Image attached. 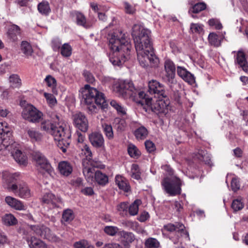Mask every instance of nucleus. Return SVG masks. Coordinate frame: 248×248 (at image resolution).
Instances as JSON below:
<instances>
[{"label":"nucleus","instance_id":"nucleus-1","mask_svg":"<svg viewBox=\"0 0 248 248\" xmlns=\"http://www.w3.org/2000/svg\"><path fill=\"white\" fill-rule=\"evenodd\" d=\"M151 32L140 24L132 27V36L135 43L138 60L143 67H156L159 63L155 55L150 38Z\"/></svg>","mask_w":248,"mask_h":248},{"label":"nucleus","instance_id":"nucleus-2","mask_svg":"<svg viewBox=\"0 0 248 248\" xmlns=\"http://www.w3.org/2000/svg\"><path fill=\"white\" fill-rule=\"evenodd\" d=\"M120 37L116 33L111 34L109 38V48L111 51L109 61L114 66H121L129 58L131 45L125 38L122 31Z\"/></svg>","mask_w":248,"mask_h":248},{"label":"nucleus","instance_id":"nucleus-3","mask_svg":"<svg viewBox=\"0 0 248 248\" xmlns=\"http://www.w3.org/2000/svg\"><path fill=\"white\" fill-rule=\"evenodd\" d=\"M56 118L57 122L49 134L53 137L55 140L58 141V146L63 153H65L70 145V135L68 132H66L63 124L60 121L59 116L56 115Z\"/></svg>","mask_w":248,"mask_h":248},{"label":"nucleus","instance_id":"nucleus-4","mask_svg":"<svg viewBox=\"0 0 248 248\" xmlns=\"http://www.w3.org/2000/svg\"><path fill=\"white\" fill-rule=\"evenodd\" d=\"M82 100L85 104H90L94 102L101 108H105L107 106L106 100L103 93H100L95 88L89 85H85L81 89Z\"/></svg>","mask_w":248,"mask_h":248},{"label":"nucleus","instance_id":"nucleus-5","mask_svg":"<svg viewBox=\"0 0 248 248\" xmlns=\"http://www.w3.org/2000/svg\"><path fill=\"white\" fill-rule=\"evenodd\" d=\"M32 160L35 161L38 171L43 175L52 176L54 174L53 168L45 156L38 151L32 152Z\"/></svg>","mask_w":248,"mask_h":248},{"label":"nucleus","instance_id":"nucleus-6","mask_svg":"<svg viewBox=\"0 0 248 248\" xmlns=\"http://www.w3.org/2000/svg\"><path fill=\"white\" fill-rule=\"evenodd\" d=\"M113 91L119 95L127 98L133 95L135 88L133 83L128 80H118L113 85Z\"/></svg>","mask_w":248,"mask_h":248},{"label":"nucleus","instance_id":"nucleus-7","mask_svg":"<svg viewBox=\"0 0 248 248\" xmlns=\"http://www.w3.org/2000/svg\"><path fill=\"white\" fill-rule=\"evenodd\" d=\"M16 144L13 143L12 133L8 126V124L0 119V150L4 148H9Z\"/></svg>","mask_w":248,"mask_h":248},{"label":"nucleus","instance_id":"nucleus-8","mask_svg":"<svg viewBox=\"0 0 248 248\" xmlns=\"http://www.w3.org/2000/svg\"><path fill=\"white\" fill-rule=\"evenodd\" d=\"M162 185L165 191L170 196H174L181 193L180 180L178 178L172 180L166 178L162 181Z\"/></svg>","mask_w":248,"mask_h":248},{"label":"nucleus","instance_id":"nucleus-9","mask_svg":"<svg viewBox=\"0 0 248 248\" xmlns=\"http://www.w3.org/2000/svg\"><path fill=\"white\" fill-rule=\"evenodd\" d=\"M20 175L18 172L4 174L3 177L4 187L13 192L17 191L18 186L15 182L19 179Z\"/></svg>","mask_w":248,"mask_h":248},{"label":"nucleus","instance_id":"nucleus-10","mask_svg":"<svg viewBox=\"0 0 248 248\" xmlns=\"http://www.w3.org/2000/svg\"><path fill=\"white\" fill-rule=\"evenodd\" d=\"M164 68L166 72V80L168 84L170 86L175 84L176 68L173 62L170 59L166 60L164 62Z\"/></svg>","mask_w":248,"mask_h":248},{"label":"nucleus","instance_id":"nucleus-11","mask_svg":"<svg viewBox=\"0 0 248 248\" xmlns=\"http://www.w3.org/2000/svg\"><path fill=\"white\" fill-rule=\"evenodd\" d=\"M42 202L46 204L50 209L59 208L62 204V201L60 198L57 197L51 192H46L42 197Z\"/></svg>","mask_w":248,"mask_h":248},{"label":"nucleus","instance_id":"nucleus-12","mask_svg":"<svg viewBox=\"0 0 248 248\" xmlns=\"http://www.w3.org/2000/svg\"><path fill=\"white\" fill-rule=\"evenodd\" d=\"M148 91L151 94L158 97H165L166 94L164 85L156 80H152L148 83Z\"/></svg>","mask_w":248,"mask_h":248},{"label":"nucleus","instance_id":"nucleus-13","mask_svg":"<svg viewBox=\"0 0 248 248\" xmlns=\"http://www.w3.org/2000/svg\"><path fill=\"white\" fill-rule=\"evenodd\" d=\"M13 143H15L16 144L15 146H12L9 149L4 148L3 150H7L11 152V154L15 160L20 165H23L25 166L28 164L27 157L26 155L22 153V152L17 148L18 144L13 140Z\"/></svg>","mask_w":248,"mask_h":248},{"label":"nucleus","instance_id":"nucleus-14","mask_svg":"<svg viewBox=\"0 0 248 248\" xmlns=\"http://www.w3.org/2000/svg\"><path fill=\"white\" fill-rule=\"evenodd\" d=\"M74 125L82 132H86L88 129V122L85 116L80 112H78L72 116Z\"/></svg>","mask_w":248,"mask_h":248},{"label":"nucleus","instance_id":"nucleus-15","mask_svg":"<svg viewBox=\"0 0 248 248\" xmlns=\"http://www.w3.org/2000/svg\"><path fill=\"white\" fill-rule=\"evenodd\" d=\"M32 231L41 238L49 241H56L57 237L51 233L50 229L45 226H32Z\"/></svg>","mask_w":248,"mask_h":248},{"label":"nucleus","instance_id":"nucleus-16","mask_svg":"<svg viewBox=\"0 0 248 248\" xmlns=\"http://www.w3.org/2000/svg\"><path fill=\"white\" fill-rule=\"evenodd\" d=\"M88 162V161L86 160H83L82 161L83 173L87 181L91 182L94 180L96 171L93 162Z\"/></svg>","mask_w":248,"mask_h":248},{"label":"nucleus","instance_id":"nucleus-17","mask_svg":"<svg viewBox=\"0 0 248 248\" xmlns=\"http://www.w3.org/2000/svg\"><path fill=\"white\" fill-rule=\"evenodd\" d=\"M88 138L91 144L95 148H103L105 146V140L102 134L94 132L90 134Z\"/></svg>","mask_w":248,"mask_h":248},{"label":"nucleus","instance_id":"nucleus-18","mask_svg":"<svg viewBox=\"0 0 248 248\" xmlns=\"http://www.w3.org/2000/svg\"><path fill=\"white\" fill-rule=\"evenodd\" d=\"M118 235L122 244L125 248H129V244L135 239V235L131 232L122 231L119 232Z\"/></svg>","mask_w":248,"mask_h":248},{"label":"nucleus","instance_id":"nucleus-19","mask_svg":"<svg viewBox=\"0 0 248 248\" xmlns=\"http://www.w3.org/2000/svg\"><path fill=\"white\" fill-rule=\"evenodd\" d=\"M177 73L179 77L188 83L192 84L195 82L194 76L185 67L178 66L177 67Z\"/></svg>","mask_w":248,"mask_h":248},{"label":"nucleus","instance_id":"nucleus-20","mask_svg":"<svg viewBox=\"0 0 248 248\" xmlns=\"http://www.w3.org/2000/svg\"><path fill=\"white\" fill-rule=\"evenodd\" d=\"M185 226L182 223H176L175 225L169 223L163 226V230L168 232L176 231L178 232L183 233L186 237H188L189 235L188 232L185 230Z\"/></svg>","mask_w":248,"mask_h":248},{"label":"nucleus","instance_id":"nucleus-21","mask_svg":"<svg viewBox=\"0 0 248 248\" xmlns=\"http://www.w3.org/2000/svg\"><path fill=\"white\" fill-rule=\"evenodd\" d=\"M20 106L23 110L21 116L23 119L29 122H31V105L28 103L25 100L21 99L20 101Z\"/></svg>","mask_w":248,"mask_h":248},{"label":"nucleus","instance_id":"nucleus-22","mask_svg":"<svg viewBox=\"0 0 248 248\" xmlns=\"http://www.w3.org/2000/svg\"><path fill=\"white\" fill-rule=\"evenodd\" d=\"M115 181L119 189L124 192H128L130 190V186L125 177L120 175H117L115 178Z\"/></svg>","mask_w":248,"mask_h":248},{"label":"nucleus","instance_id":"nucleus-23","mask_svg":"<svg viewBox=\"0 0 248 248\" xmlns=\"http://www.w3.org/2000/svg\"><path fill=\"white\" fill-rule=\"evenodd\" d=\"M5 202L9 206L16 210H25V207L23 203L15 198L7 196L5 198Z\"/></svg>","mask_w":248,"mask_h":248},{"label":"nucleus","instance_id":"nucleus-24","mask_svg":"<svg viewBox=\"0 0 248 248\" xmlns=\"http://www.w3.org/2000/svg\"><path fill=\"white\" fill-rule=\"evenodd\" d=\"M75 16L78 25L82 26L86 29H89L92 27L93 24L90 22L87 21L85 16L81 13L75 12Z\"/></svg>","mask_w":248,"mask_h":248},{"label":"nucleus","instance_id":"nucleus-25","mask_svg":"<svg viewBox=\"0 0 248 248\" xmlns=\"http://www.w3.org/2000/svg\"><path fill=\"white\" fill-rule=\"evenodd\" d=\"M235 62H236L244 71H248L247 62L244 52L242 50L238 51Z\"/></svg>","mask_w":248,"mask_h":248},{"label":"nucleus","instance_id":"nucleus-26","mask_svg":"<svg viewBox=\"0 0 248 248\" xmlns=\"http://www.w3.org/2000/svg\"><path fill=\"white\" fill-rule=\"evenodd\" d=\"M58 169L61 174L67 176L73 171V168L70 163L67 161H61L59 163Z\"/></svg>","mask_w":248,"mask_h":248},{"label":"nucleus","instance_id":"nucleus-27","mask_svg":"<svg viewBox=\"0 0 248 248\" xmlns=\"http://www.w3.org/2000/svg\"><path fill=\"white\" fill-rule=\"evenodd\" d=\"M17 186L18 188L15 193L21 198H26L30 195V189L25 182H21Z\"/></svg>","mask_w":248,"mask_h":248},{"label":"nucleus","instance_id":"nucleus-28","mask_svg":"<svg viewBox=\"0 0 248 248\" xmlns=\"http://www.w3.org/2000/svg\"><path fill=\"white\" fill-rule=\"evenodd\" d=\"M8 35L10 39L13 42L17 41V35H20V28L15 24H12L8 31Z\"/></svg>","mask_w":248,"mask_h":248},{"label":"nucleus","instance_id":"nucleus-29","mask_svg":"<svg viewBox=\"0 0 248 248\" xmlns=\"http://www.w3.org/2000/svg\"><path fill=\"white\" fill-rule=\"evenodd\" d=\"M189 3L192 5V7L189 9V13L197 14L204 10L207 7L206 4L204 2H198L193 4V0H189Z\"/></svg>","mask_w":248,"mask_h":248},{"label":"nucleus","instance_id":"nucleus-30","mask_svg":"<svg viewBox=\"0 0 248 248\" xmlns=\"http://www.w3.org/2000/svg\"><path fill=\"white\" fill-rule=\"evenodd\" d=\"M57 120L56 117L53 118V121L42 120L41 121V129L46 132L50 133L51 129L54 127L55 124L57 123Z\"/></svg>","mask_w":248,"mask_h":248},{"label":"nucleus","instance_id":"nucleus-31","mask_svg":"<svg viewBox=\"0 0 248 248\" xmlns=\"http://www.w3.org/2000/svg\"><path fill=\"white\" fill-rule=\"evenodd\" d=\"M208 40L209 44L215 47L220 46L222 38L215 32L209 33Z\"/></svg>","mask_w":248,"mask_h":248},{"label":"nucleus","instance_id":"nucleus-32","mask_svg":"<svg viewBox=\"0 0 248 248\" xmlns=\"http://www.w3.org/2000/svg\"><path fill=\"white\" fill-rule=\"evenodd\" d=\"M45 82L46 83L47 86L50 88L52 92L55 94H57V80L56 79L51 75H47L44 79Z\"/></svg>","mask_w":248,"mask_h":248},{"label":"nucleus","instance_id":"nucleus-33","mask_svg":"<svg viewBox=\"0 0 248 248\" xmlns=\"http://www.w3.org/2000/svg\"><path fill=\"white\" fill-rule=\"evenodd\" d=\"M79 149L81 150L82 154L85 156V158L83 160H88V163L93 162L92 160L93 154L89 145L87 144L81 145Z\"/></svg>","mask_w":248,"mask_h":248},{"label":"nucleus","instance_id":"nucleus-34","mask_svg":"<svg viewBox=\"0 0 248 248\" xmlns=\"http://www.w3.org/2000/svg\"><path fill=\"white\" fill-rule=\"evenodd\" d=\"M94 180L98 184L101 186H105L108 183V177L100 170H97L95 173Z\"/></svg>","mask_w":248,"mask_h":248},{"label":"nucleus","instance_id":"nucleus-35","mask_svg":"<svg viewBox=\"0 0 248 248\" xmlns=\"http://www.w3.org/2000/svg\"><path fill=\"white\" fill-rule=\"evenodd\" d=\"M2 220L3 223L7 226H14L17 223V220L11 214L5 215L2 217Z\"/></svg>","mask_w":248,"mask_h":248},{"label":"nucleus","instance_id":"nucleus-36","mask_svg":"<svg viewBox=\"0 0 248 248\" xmlns=\"http://www.w3.org/2000/svg\"><path fill=\"white\" fill-rule=\"evenodd\" d=\"M43 113L32 105V123H39L43 118Z\"/></svg>","mask_w":248,"mask_h":248},{"label":"nucleus","instance_id":"nucleus-37","mask_svg":"<svg viewBox=\"0 0 248 248\" xmlns=\"http://www.w3.org/2000/svg\"><path fill=\"white\" fill-rule=\"evenodd\" d=\"M148 134L147 129L143 126L137 128L134 132V135L138 140L145 139Z\"/></svg>","mask_w":248,"mask_h":248},{"label":"nucleus","instance_id":"nucleus-38","mask_svg":"<svg viewBox=\"0 0 248 248\" xmlns=\"http://www.w3.org/2000/svg\"><path fill=\"white\" fill-rule=\"evenodd\" d=\"M37 8L39 13L44 15H48L51 11L49 4L46 1L39 3Z\"/></svg>","mask_w":248,"mask_h":248},{"label":"nucleus","instance_id":"nucleus-39","mask_svg":"<svg viewBox=\"0 0 248 248\" xmlns=\"http://www.w3.org/2000/svg\"><path fill=\"white\" fill-rule=\"evenodd\" d=\"M74 218L72 210L67 209L63 211L62 218V222L69 223Z\"/></svg>","mask_w":248,"mask_h":248},{"label":"nucleus","instance_id":"nucleus-40","mask_svg":"<svg viewBox=\"0 0 248 248\" xmlns=\"http://www.w3.org/2000/svg\"><path fill=\"white\" fill-rule=\"evenodd\" d=\"M139 97L140 99L138 102L141 105H146L147 106H152V99L147 97L144 92H139L138 93Z\"/></svg>","mask_w":248,"mask_h":248},{"label":"nucleus","instance_id":"nucleus-41","mask_svg":"<svg viewBox=\"0 0 248 248\" xmlns=\"http://www.w3.org/2000/svg\"><path fill=\"white\" fill-rule=\"evenodd\" d=\"M141 203L140 200H136L130 206L128 205V212L131 216L136 215L139 211V205Z\"/></svg>","mask_w":248,"mask_h":248},{"label":"nucleus","instance_id":"nucleus-42","mask_svg":"<svg viewBox=\"0 0 248 248\" xmlns=\"http://www.w3.org/2000/svg\"><path fill=\"white\" fill-rule=\"evenodd\" d=\"M72 47L68 43H64L61 47V54L64 57H69L72 54Z\"/></svg>","mask_w":248,"mask_h":248},{"label":"nucleus","instance_id":"nucleus-43","mask_svg":"<svg viewBox=\"0 0 248 248\" xmlns=\"http://www.w3.org/2000/svg\"><path fill=\"white\" fill-rule=\"evenodd\" d=\"M110 105L117 110L119 114L122 115L126 114V108L124 106L120 104L119 103H118L115 100H112L110 102Z\"/></svg>","mask_w":248,"mask_h":248},{"label":"nucleus","instance_id":"nucleus-44","mask_svg":"<svg viewBox=\"0 0 248 248\" xmlns=\"http://www.w3.org/2000/svg\"><path fill=\"white\" fill-rule=\"evenodd\" d=\"M102 128L106 137L109 140H112L114 137V134L111 125L105 124L102 125Z\"/></svg>","mask_w":248,"mask_h":248},{"label":"nucleus","instance_id":"nucleus-45","mask_svg":"<svg viewBox=\"0 0 248 248\" xmlns=\"http://www.w3.org/2000/svg\"><path fill=\"white\" fill-rule=\"evenodd\" d=\"M145 246L147 248H158L160 243L156 239L150 237L146 240Z\"/></svg>","mask_w":248,"mask_h":248},{"label":"nucleus","instance_id":"nucleus-46","mask_svg":"<svg viewBox=\"0 0 248 248\" xmlns=\"http://www.w3.org/2000/svg\"><path fill=\"white\" fill-rule=\"evenodd\" d=\"M9 81L10 87L15 88H19L21 84V80L17 75H12L9 77Z\"/></svg>","mask_w":248,"mask_h":248},{"label":"nucleus","instance_id":"nucleus-47","mask_svg":"<svg viewBox=\"0 0 248 248\" xmlns=\"http://www.w3.org/2000/svg\"><path fill=\"white\" fill-rule=\"evenodd\" d=\"M104 232L108 235L114 236L119 233V228L116 226H106L104 228Z\"/></svg>","mask_w":248,"mask_h":248},{"label":"nucleus","instance_id":"nucleus-48","mask_svg":"<svg viewBox=\"0 0 248 248\" xmlns=\"http://www.w3.org/2000/svg\"><path fill=\"white\" fill-rule=\"evenodd\" d=\"M128 208V203L123 202L117 205V210L120 215L122 216H125L127 215V209Z\"/></svg>","mask_w":248,"mask_h":248},{"label":"nucleus","instance_id":"nucleus-49","mask_svg":"<svg viewBox=\"0 0 248 248\" xmlns=\"http://www.w3.org/2000/svg\"><path fill=\"white\" fill-rule=\"evenodd\" d=\"M44 95L50 107H54L56 105L57 101L55 97L53 94L45 93Z\"/></svg>","mask_w":248,"mask_h":248},{"label":"nucleus","instance_id":"nucleus-50","mask_svg":"<svg viewBox=\"0 0 248 248\" xmlns=\"http://www.w3.org/2000/svg\"><path fill=\"white\" fill-rule=\"evenodd\" d=\"M21 50L26 56L31 55V46L28 42L23 41L21 42Z\"/></svg>","mask_w":248,"mask_h":248},{"label":"nucleus","instance_id":"nucleus-51","mask_svg":"<svg viewBox=\"0 0 248 248\" xmlns=\"http://www.w3.org/2000/svg\"><path fill=\"white\" fill-rule=\"evenodd\" d=\"M244 204L241 199H235L232 203V208L234 212H237L243 208Z\"/></svg>","mask_w":248,"mask_h":248},{"label":"nucleus","instance_id":"nucleus-52","mask_svg":"<svg viewBox=\"0 0 248 248\" xmlns=\"http://www.w3.org/2000/svg\"><path fill=\"white\" fill-rule=\"evenodd\" d=\"M131 177L136 180L140 179V173L139 166L136 164L132 165L131 168Z\"/></svg>","mask_w":248,"mask_h":248},{"label":"nucleus","instance_id":"nucleus-53","mask_svg":"<svg viewBox=\"0 0 248 248\" xmlns=\"http://www.w3.org/2000/svg\"><path fill=\"white\" fill-rule=\"evenodd\" d=\"M209 26L216 30H220L223 28L222 25L219 19L211 18L208 21Z\"/></svg>","mask_w":248,"mask_h":248},{"label":"nucleus","instance_id":"nucleus-54","mask_svg":"<svg viewBox=\"0 0 248 248\" xmlns=\"http://www.w3.org/2000/svg\"><path fill=\"white\" fill-rule=\"evenodd\" d=\"M190 30L193 33L200 34L203 31V26L198 23H191Z\"/></svg>","mask_w":248,"mask_h":248},{"label":"nucleus","instance_id":"nucleus-55","mask_svg":"<svg viewBox=\"0 0 248 248\" xmlns=\"http://www.w3.org/2000/svg\"><path fill=\"white\" fill-rule=\"evenodd\" d=\"M128 153L132 157L138 156L140 155V152L137 148L134 145H130L128 148Z\"/></svg>","mask_w":248,"mask_h":248},{"label":"nucleus","instance_id":"nucleus-56","mask_svg":"<svg viewBox=\"0 0 248 248\" xmlns=\"http://www.w3.org/2000/svg\"><path fill=\"white\" fill-rule=\"evenodd\" d=\"M87 105V108L89 112L91 114L96 113L99 110V106L96 105L95 102L90 104H85Z\"/></svg>","mask_w":248,"mask_h":248},{"label":"nucleus","instance_id":"nucleus-57","mask_svg":"<svg viewBox=\"0 0 248 248\" xmlns=\"http://www.w3.org/2000/svg\"><path fill=\"white\" fill-rule=\"evenodd\" d=\"M83 75L85 80L90 83H93L95 81V78L93 74L89 71L85 70L83 71Z\"/></svg>","mask_w":248,"mask_h":248},{"label":"nucleus","instance_id":"nucleus-58","mask_svg":"<svg viewBox=\"0 0 248 248\" xmlns=\"http://www.w3.org/2000/svg\"><path fill=\"white\" fill-rule=\"evenodd\" d=\"M124 6L126 13L128 14H133L136 11L135 8L127 2L124 3Z\"/></svg>","mask_w":248,"mask_h":248},{"label":"nucleus","instance_id":"nucleus-59","mask_svg":"<svg viewBox=\"0 0 248 248\" xmlns=\"http://www.w3.org/2000/svg\"><path fill=\"white\" fill-rule=\"evenodd\" d=\"M46 244L40 240H32V248H46Z\"/></svg>","mask_w":248,"mask_h":248},{"label":"nucleus","instance_id":"nucleus-60","mask_svg":"<svg viewBox=\"0 0 248 248\" xmlns=\"http://www.w3.org/2000/svg\"><path fill=\"white\" fill-rule=\"evenodd\" d=\"M197 158L202 161L207 163L208 161L209 156L207 155L206 152L203 151H201L198 153Z\"/></svg>","mask_w":248,"mask_h":248},{"label":"nucleus","instance_id":"nucleus-61","mask_svg":"<svg viewBox=\"0 0 248 248\" xmlns=\"http://www.w3.org/2000/svg\"><path fill=\"white\" fill-rule=\"evenodd\" d=\"M145 146L147 151L149 153L154 152L155 150V145L150 140L146 141L145 142Z\"/></svg>","mask_w":248,"mask_h":248},{"label":"nucleus","instance_id":"nucleus-62","mask_svg":"<svg viewBox=\"0 0 248 248\" xmlns=\"http://www.w3.org/2000/svg\"><path fill=\"white\" fill-rule=\"evenodd\" d=\"M87 241L85 239L77 241L74 243L73 247L74 248H85Z\"/></svg>","mask_w":248,"mask_h":248},{"label":"nucleus","instance_id":"nucleus-63","mask_svg":"<svg viewBox=\"0 0 248 248\" xmlns=\"http://www.w3.org/2000/svg\"><path fill=\"white\" fill-rule=\"evenodd\" d=\"M77 145L79 148L81 145L86 144L84 142L85 136L82 134L81 133L77 132Z\"/></svg>","mask_w":248,"mask_h":248},{"label":"nucleus","instance_id":"nucleus-64","mask_svg":"<svg viewBox=\"0 0 248 248\" xmlns=\"http://www.w3.org/2000/svg\"><path fill=\"white\" fill-rule=\"evenodd\" d=\"M231 187L233 191H236L240 188L239 181L236 178H233L231 182Z\"/></svg>","mask_w":248,"mask_h":248}]
</instances>
